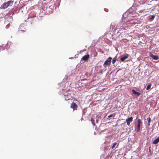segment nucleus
Masks as SVG:
<instances>
[{"mask_svg":"<svg viewBox=\"0 0 159 159\" xmlns=\"http://www.w3.org/2000/svg\"><path fill=\"white\" fill-rule=\"evenodd\" d=\"M13 1L11 0L4 2L2 4L0 8L1 9H5L9 7H11L13 5Z\"/></svg>","mask_w":159,"mask_h":159,"instance_id":"f257e3e1","label":"nucleus"},{"mask_svg":"<svg viewBox=\"0 0 159 159\" xmlns=\"http://www.w3.org/2000/svg\"><path fill=\"white\" fill-rule=\"evenodd\" d=\"M111 59L112 58L111 57H109L104 63L103 66L105 67L110 66L111 65Z\"/></svg>","mask_w":159,"mask_h":159,"instance_id":"f03ea898","label":"nucleus"},{"mask_svg":"<svg viewBox=\"0 0 159 159\" xmlns=\"http://www.w3.org/2000/svg\"><path fill=\"white\" fill-rule=\"evenodd\" d=\"M64 98L66 101L69 100L71 98V94L69 93H66L64 95Z\"/></svg>","mask_w":159,"mask_h":159,"instance_id":"7ed1b4c3","label":"nucleus"},{"mask_svg":"<svg viewBox=\"0 0 159 159\" xmlns=\"http://www.w3.org/2000/svg\"><path fill=\"white\" fill-rule=\"evenodd\" d=\"M70 107L73 109V111L76 110L78 108V106L76 103L73 102L71 103Z\"/></svg>","mask_w":159,"mask_h":159,"instance_id":"20e7f679","label":"nucleus"},{"mask_svg":"<svg viewBox=\"0 0 159 159\" xmlns=\"http://www.w3.org/2000/svg\"><path fill=\"white\" fill-rule=\"evenodd\" d=\"M133 120V117H129L126 120V122L127 123V125L128 126L130 125V123Z\"/></svg>","mask_w":159,"mask_h":159,"instance_id":"39448f33","label":"nucleus"},{"mask_svg":"<svg viewBox=\"0 0 159 159\" xmlns=\"http://www.w3.org/2000/svg\"><path fill=\"white\" fill-rule=\"evenodd\" d=\"M138 123L137 124V132H139L140 130V124L141 123V120L140 119H138Z\"/></svg>","mask_w":159,"mask_h":159,"instance_id":"423d86ee","label":"nucleus"},{"mask_svg":"<svg viewBox=\"0 0 159 159\" xmlns=\"http://www.w3.org/2000/svg\"><path fill=\"white\" fill-rule=\"evenodd\" d=\"M89 57V54H88L83 57L81 59H82L85 61H88Z\"/></svg>","mask_w":159,"mask_h":159,"instance_id":"0eeeda50","label":"nucleus"},{"mask_svg":"<svg viewBox=\"0 0 159 159\" xmlns=\"http://www.w3.org/2000/svg\"><path fill=\"white\" fill-rule=\"evenodd\" d=\"M150 56L151 57L155 60H158L159 59V57L157 55H154L152 53L150 54Z\"/></svg>","mask_w":159,"mask_h":159,"instance_id":"6e6552de","label":"nucleus"},{"mask_svg":"<svg viewBox=\"0 0 159 159\" xmlns=\"http://www.w3.org/2000/svg\"><path fill=\"white\" fill-rule=\"evenodd\" d=\"M129 56V55L128 54H126L123 57L120 58V60L122 61H124L125 59L128 58Z\"/></svg>","mask_w":159,"mask_h":159,"instance_id":"1a4fd4ad","label":"nucleus"},{"mask_svg":"<svg viewBox=\"0 0 159 159\" xmlns=\"http://www.w3.org/2000/svg\"><path fill=\"white\" fill-rule=\"evenodd\" d=\"M132 92L134 94L138 96H139L140 95V93L139 92L136 91L134 90H132Z\"/></svg>","mask_w":159,"mask_h":159,"instance_id":"9d476101","label":"nucleus"},{"mask_svg":"<svg viewBox=\"0 0 159 159\" xmlns=\"http://www.w3.org/2000/svg\"><path fill=\"white\" fill-rule=\"evenodd\" d=\"M159 142V137L156 139L152 142L153 144H156Z\"/></svg>","mask_w":159,"mask_h":159,"instance_id":"9b49d317","label":"nucleus"},{"mask_svg":"<svg viewBox=\"0 0 159 159\" xmlns=\"http://www.w3.org/2000/svg\"><path fill=\"white\" fill-rule=\"evenodd\" d=\"M23 25H20L19 29L18 31L19 33L23 32H25L24 30H22L21 27H23Z\"/></svg>","mask_w":159,"mask_h":159,"instance_id":"f8f14e48","label":"nucleus"},{"mask_svg":"<svg viewBox=\"0 0 159 159\" xmlns=\"http://www.w3.org/2000/svg\"><path fill=\"white\" fill-rule=\"evenodd\" d=\"M91 121L92 124L93 125H95V124L94 123L95 120L93 118H92L91 119Z\"/></svg>","mask_w":159,"mask_h":159,"instance_id":"ddd939ff","label":"nucleus"},{"mask_svg":"<svg viewBox=\"0 0 159 159\" xmlns=\"http://www.w3.org/2000/svg\"><path fill=\"white\" fill-rule=\"evenodd\" d=\"M116 60L117 58L116 57H114L112 60V64H114L115 62H116Z\"/></svg>","mask_w":159,"mask_h":159,"instance_id":"4468645a","label":"nucleus"},{"mask_svg":"<svg viewBox=\"0 0 159 159\" xmlns=\"http://www.w3.org/2000/svg\"><path fill=\"white\" fill-rule=\"evenodd\" d=\"M151 84H148V85H147V87L146 89H147V90H148V89H149L150 88H151Z\"/></svg>","mask_w":159,"mask_h":159,"instance_id":"2eb2a0df","label":"nucleus"},{"mask_svg":"<svg viewBox=\"0 0 159 159\" xmlns=\"http://www.w3.org/2000/svg\"><path fill=\"white\" fill-rule=\"evenodd\" d=\"M148 125L149 126L150 125V122L151 121V119L150 117H149L148 118Z\"/></svg>","mask_w":159,"mask_h":159,"instance_id":"dca6fc26","label":"nucleus"},{"mask_svg":"<svg viewBox=\"0 0 159 159\" xmlns=\"http://www.w3.org/2000/svg\"><path fill=\"white\" fill-rule=\"evenodd\" d=\"M116 144H117V143H114L113 144V145L111 147V148L113 149L115 147V146L116 145Z\"/></svg>","mask_w":159,"mask_h":159,"instance_id":"f3484780","label":"nucleus"},{"mask_svg":"<svg viewBox=\"0 0 159 159\" xmlns=\"http://www.w3.org/2000/svg\"><path fill=\"white\" fill-rule=\"evenodd\" d=\"M155 17V16L154 15H153L151 16V17L150 18V20H152L154 19Z\"/></svg>","mask_w":159,"mask_h":159,"instance_id":"a211bd4d","label":"nucleus"},{"mask_svg":"<svg viewBox=\"0 0 159 159\" xmlns=\"http://www.w3.org/2000/svg\"><path fill=\"white\" fill-rule=\"evenodd\" d=\"M113 114H111V115H109V116H108V118L111 117H112V116H113Z\"/></svg>","mask_w":159,"mask_h":159,"instance_id":"6ab92c4d","label":"nucleus"},{"mask_svg":"<svg viewBox=\"0 0 159 159\" xmlns=\"http://www.w3.org/2000/svg\"><path fill=\"white\" fill-rule=\"evenodd\" d=\"M137 15H138V14L137 13H135V15L133 16H136Z\"/></svg>","mask_w":159,"mask_h":159,"instance_id":"aec40b11","label":"nucleus"},{"mask_svg":"<svg viewBox=\"0 0 159 159\" xmlns=\"http://www.w3.org/2000/svg\"><path fill=\"white\" fill-rule=\"evenodd\" d=\"M68 76H66V80H67V79H68Z\"/></svg>","mask_w":159,"mask_h":159,"instance_id":"412c9836","label":"nucleus"},{"mask_svg":"<svg viewBox=\"0 0 159 159\" xmlns=\"http://www.w3.org/2000/svg\"><path fill=\"white\" fill-rule=\"evenodd\" d=\"M155 0L156 1H158L159 2V0Z\"/></svg>","mask_w":159,"mask_h":159,"instance_id":"4be33fe9","label":"nucleus"},{"mask_svg":"<svg viewBox=\"0 0 159 159\" xmlns=\"http://www.w3.org/2000/svg\"><path fill=\"white\" fill-rule=\"evenodd\" d=\"M133 12H135V11H133ZM132 13H133V12H132Z\"/></svg>","mask_w":159,"mask_h":159,"instance_id":"5701e85b","label":"nucleus"},{"mask_svg":"<svg viewBox=\"0 0 159 159\" xmlns=\"http://www.w3.org/2000/svg\"><path fill=\"white\" fill-rule=\"evenodd\" d=\"M98 120H96V122H97V123L98 122Z\"/></svg>","mask_w":159,"mask_h":159,"instance_id":"b1692460","label":"nucleus"},{"mask_svg":"<svg viewBox=\"0 0 159 159\" xmlns=\"http://www.w3.org/2000/svg\"><path fill=\"white\" fill-rule=\"evenodd\" d=\"M43 0V1H46V0Z\"/></svg>","mask_w":159,"mask_h":159,"instance_id":"393cba45","label":"nucleus"}]
</instances>
